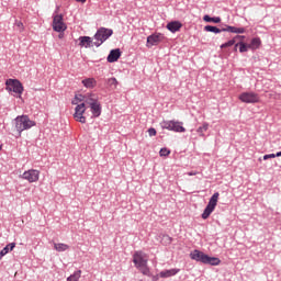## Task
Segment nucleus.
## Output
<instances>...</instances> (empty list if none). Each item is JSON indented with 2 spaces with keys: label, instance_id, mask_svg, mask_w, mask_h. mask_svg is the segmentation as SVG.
<instances>
[{
  "label": "nucleus",
  "instance_id": "nucleus-1",
  "mask_svg": "<svg viewBox=\"0 0 281 281\" xmlns=\"http://www.w3.org/2000/svg\"><path fill=\"white\" fill-rule=\"evenodd\" d=\"M71 104L76 105L74 120L80 124H86V110L90 109V113H92V117H100L102 113V106L100 105V101H98V97L94 94H76Z\"/></svg>",
  "mask_w": 281,
  "mask_h": 281
},
{
  "label": "nucleus",
  "instance_id": "nucleus-2",
  "mask_svg": "<svg viewBox=\"0 0 281 281\" xmlns=\"http://www.w3.org/2000/svg\"><path fill=\"white\" fill-rule=\"evenodd\" d=\"M134 265L143 276L150 277V269L148 268V256H146L143 251L134 252Z\"/></svg>",
  "mask_w": 281,
  "mask_h": 281
},
{
  "label": "nucleus",
  "instance_id": "nucleus-3",
  "mask_svg": "<svg viewBox=\"0 0 281 281\" xmlns=\"http://www.w3.org/2000/svg\"><path fill=\"white\" fill-rule=\"evenodd\" d=\"M189 257L195 262H201L203 265H210L213 267L220 266V259L217 257H210L200 250L191 251V254H189Z\"/></svg>",
  "mask_w": 281,
  "mask_h": 281
},
{
  "label": "nucleus",
  "instance_id": "nucleus-4",
  "mask_svg": "<svg viewBox=\"0 0 281 281\" xmlns=\"http://www.w3.org/2000/svg\"><path fill=\"white\" fill-rule=\"evenodd\" d=\"M15 131L18 133H23L24 131H29L33 126H35V121H30V117L27 115H20L15 117Z\"/></svg>",
  "mask_w": 281,
  "mask_h": 281
},
{
  "label": "nucleus",
  "instance_id": "nucleus-5",
  "mask_svg": "<svg viewBox=\"0 0 281 281\" xmlns=\"http://www.w3.org/2000/svg\"><path fill=\"white\" fill-rule=\"evenodd\" d=\"M235 47H239V53L244 54L251 50H256L261 47V38L254 37L249 44L239 41Z\"/></svg>",
  "mask_w": 281,
  "mask_h": 281
},
{
  "label": "nucleus",
  "instance_id": "nucleus-6",
  "mask_svg": "<svg viewBox=\"0 0 281 281\" xmlns=\"http://www.w3.org/2000/svg\"><path fill=\"white\" fill-rule=\"evenodd\" d=\"M113 31L111 29H99L97 33H94V47H100L102 43H104L109 37H111Z\"/></svg>",
  "mask_w": 281,
  "mask_h": 281
},
{
  "label": "nucleus",
  "instance_id": "nucleus-7",
  "mask_svg": "<svg viewBox=\"0 0 281 281\" xmlns=\"http://www.w3.org/2000/svg\"><path fill=\"white\" fill-rule=\"evenodd\" d=\"M5 91L13 92L20 95H23V83H20L18 79H5Z\"/></svg>",
  "mask_w": 281,
  "mask_h": 281
},
{
  "label": "nucleus",
  "instance_id": "nucleus-8",
  "mask_svg": "<svg viewBox=\"0 0 281 281\" xmlns=\"http://www.w3.org/2000/svg\"><path fill=\"white\" fill-rule=\"evenodd\" d=\"M160 127L165 131H171L175 133H184L187 128H183L182 123L179 121H162Z\"/></svg>",
  "mask_w": 281,
  "mask_h": 281
},
{
  "label": "nucleus",
  "instance_id": "nucleus-9",
  "mask_svg": "<svg viewBox=\"0 0 281 281\" xmlns=\"http://www.w3.org/2000/svg\"><path fill=\"white\" fill-rule=\"evenodd\" d=\"M220 198V193L215 192L211 196V200L209 201V205L205 206L203 210V214H201V218L207 220V217L211 216L213 211H215V206H217V199Z\"/></svg>",
  "mask_w": 281,
  "mask_h": 281
},
{
  "label": "nucleus",
  "instance_id": "nucleus-10",
  "mask_svg": "<svg viewBox=\"0 0 281 281\" xmlns=\"http://www.w3.org/2000/svg\"><path fill=\"white\" fill-rule=\"evenodd\" d=\"M52 30L58 33L66 31V23H64V16L61 14L54 15L52 21Z\"/></svg>",
  "mask_w": 281,
  "mask_h": 281
},
{
  "label": "nucleus",
  "instance_id": "nucleus-11",
  "mask_svg": "<svg viewBox=\"0 0 281 281\" xmlns=\"http://www.w3.org/2000/svg\"><path fill=\"white\" fill-rule=\"evenodd\" d=\"M20 179H23L30 183H35L40 180V171L35 169H30L23 172V175H20Z\"/></svg>",
  "mask_w": 281,
  "mask_h": 281
},
{
  "label": "nucleus",
  "instance_id": "nucleus-12",
  "mask_svg": "<svg viewBox=\"0 0 281 281\" xmlns=\"http://www.w3.org/2000/svg\"><path fill=\"white\" fill-rule=\"evenodd\" d=\"M239 101L241 103L254 104L258 103V94L254 92H245L239 94Z\"/></svg>",
  "mask_w": 281,
  "mask_h": 281
},
{
  "label": "nucleus",
  "instance_id": "nucleus-13",
  "mask_svg": "<svg viewBox=\"0 0 281 281\" xmlns=\"http://www.w3.org/2000/svg\"><path fill=\"white\" fill-rule=\"evenodd\" d=\"M165 40V35L162 34H153L150 36H148L147 38V46L148 48L153 47V46H157L160 45V43H162V41Z\"/></svg>",
  "mask_w": 281,
  "mask_h": 281
},
{
  "label": "nucleus",
  "instance_id": "nucleus-14",
  "mask_svg": "<svg viewBox=\"0 0 281 281\" xmlns=\"http://www.w3.org/2000/svg\"><path fill=\"white\" fill-rule=\"evenodd\" d=\"M91 45L94 46V42L89 36H80L78 37V46L80 48H90Z\"/></svg>",
  "mask_w": 281,
  "mask_h": 281
},
{
  "label": "nucleus",
  "instance_id": "nucleus-15",
  "mask_svg": "<svg viewBox=\"0 0 281 281\" xmlns=\"http://www.w3.org/2000/svg\"><path fill=\"white\" fill-rule=\"evenodd\" d=\"M120 57H122V50H119V48L112 49L110 50V55L106 56V63H116Z\"/></svg>",
  "mask_w": 281,
  "mask_h": 281
},
{
  "label": "nucleus",
  "instance_id": "nucleus-16",
  "mask_svg": "<svg viewBox=\"0 0 281 281\" xmlns=\"http://www.w3.org/2000/svg\"><path fill=\"white\" fill-rule=\"evenodd\" d=\"M177 273H179V269L178 268H172V269H169V270L160 271L158 277L162 278V279H167V278H172V277L177 276Z\"/></svg>",
  "mask_w": 281,
  "mask_h": 281
},
{
  "label": "nucleus",
  "instance_id": "nucleus-17",
  "mask_svg": "<svg viewBox=\"0 0 281 281\" xmlns=\"http://www.w3.org/2000/svg\"><path fill=\"white\" fill-rule=\"evenodd\" d=\"M167 31L171 32V33H177L179 32V30H181V22L179 21H172L167 23L166 26Z\"/></svg>",
  "mask_w": 281,
  "mask_h": 281
},
{
  "label": "nucleus",
  "instance_id": "nucleus-18",
  "mask_svg": "<svg viewBox=\"0 0 281 281\" xmlns=\"http://www.w3.org/2000/svg\"><path fill=\"white\" fill-rule=\"evenodd\" d=\"M80 83L83 85L86 89H93L98 86V80H94V78H86L81 80Z\"/></svg>",
  "mask_w": 281,
  "mask_h": 281
},
{
  "label": "nucleus",
  "instance_id": "nucleus-19",
  "mask_svg": "<svg viewBox=\"0 0 281 281\" xmlns=\"http://www.w3.org/2000/svg\"><path fill=\"white\" fill-rule=\"evenodd\" d=\"M223 32H228V33H234V34H244L245 29L244 27L227 26L226 29H223Z\"/></svg>",
  "mask_w": 281,
  "mask_h": 281
},
{
  "label": "nucleus",
  "instance_id": "nucleus-20",
  "mask_svg": "<svg viewBox=\"0 0 281 281\" xmlns=\"http://www.w3.org/2000/svg\"><path fill=\"white\" fill-rule=\"evenodd\" d=\"M68 249H69V246L67 244H64V243L54 244V250H56V252H64Z\"/></svg>",
  "mask_w": 281,
  "mask_h": 281
},
{
  "label": "nucleus",
  "instance_id": "nucleus-21",
  "mask_svg": "<svg viewBox=\"0 0 281 281\" xmlns=\"http://www.w3.org/2000/svg\"><path fill=\"white\" fill-rule=\"evenodd\" d=\"M203 31L215 33V34H220V32H224L223 30H220V29H217L216 26H213V25H205L203 27Z\"/></svg>",
  "mask_w": 281,
  "mask_h": 281
},
{
  "label": "nucleus",
  "instance_id": "nucleus-22",
  "mask_svg": "<svg viewBox=\"0 0 281 281\" xmlns=\"http://www.w3.org/2000/svg\"><path fill=\"white\" fill-rule=\"evenodd\" d=\"M106 87L110 89H116V85H119V82L116 81V78H110L105 80Z\"/></svg>",
  "mask_w": 281,
  "mask_h": 281
},
{
  "label": "nucleus",
  "instance_id": "nucleus-23",
  "mask_svg": "<svg viewBox=\"0 0 281 281\" xmlns=\"http://www.w3.org/2000/svg\"><path fill=\"white\" fill-rule=\"evenodd\" d=\"M203 21L205 23H215L218 24L220 23V18H211L209 15H203Z\"/></svg>",
  "mask_w": 281,
  "mask_h": 281
},
{
  "label": "nucleus",
  "instance_id": "nucleus-24",
  "mask_svg": "<svg viewBox=\"0 0 281 281\" xmlns=\"http://www.w3.org/2000/svg\"><path fill=\"white\" fill-rule=\"evenodd\" d=\"M236 45H237V41L229 40V41H227V43L220 45V49H225V48L236 46Z\"/></svg>",
  "mask_w": 281,
  "mask_h": 281
},
{
  "label": "nucleus",
  "instance_id": "nucleus-25",
  "mask_svg": "<svg viewBox=\"0 0 281 281\" xmlns=\"http://www.w3.org/2000/svg\"><path fill=\"white\" fill-rule=\"evenodd\" d=\"M80 279V270L74 272L70 277L66 279V281H78Z\"/></svg>",
  "mask_w": 281,
  "mask_h": 281
},
{
  "label": "nucleus",
  "instance_id": "nucleus-26",
  "mask_svg": "<svg viewBox=\"0 0 281 281\" xmlns=\"http://www.w3.org/2000/svg\"><path fill=\"white\" fill-rule=\"evenodd\" d=\"M207 131V123H203L201 127L195 130V133H199V136L203 137V133Z\"/></svg>",
  "mask_w": 281,
  "mask_h": 281
},
{
  "label": "nucleus",
  "instance_id": "nucleus-27",
  "mask_svg": "<svg viewBox=\"0 0 281 281\" xmlns=\"http://www.w3.org/2000/svg\"><path fill=\"white\" fill-rule=\"evenodd\" d=\"M278 157H281V150L278 151L277 154L263 155V160L276 159V158H278Z\"/></svg>",
  "mask_w": 281,
  "mask_h": 281
},
{
  "label": "nucleus",
  "instance_id": "nucleus-28",
  "mask_svg": "<svg viewBox=\"0 0 281 281\" xmlns=\"http://www.w3.org/2000/svg\"><path fill=\"white\" fill-rule=\"evenodd\" d=\"M169 244H172V237H169L168 235L162 236V245Z\"/></svg>",
  "mask_w": 281,
  "mask_h": 281
},
{
  "label": "nucleus",
  "instance_id": "nucleus-29",
  "mask_svg": "<svg viewBox=\"0 0 281 281\" xmlns=\"http://www.w3.org/2000/svg\"><path fill=\"white\" fill-rule=\"evenodd\" d=\"M169 154H170L169 149H167V148L160 149V157H167V156H169Z\"/></svg>",
  "mask_w": 281,
  "mask_h": 281
},
{
  "label": "nucleus",
  "instance_id": "nucleus-30",
  "mask_svg": "<svg viewBox=\"0 0 281 281\" xmlns=\"http://www.w3.org/2000/svg\"><path fill=\"white\" fill-rule=\"evenodd\" d=\"M15 27L20 30V32H23L25 27L23 26V22L15 21Z\"/></svg>",
  "mask_w": 281,
  "mask_h": 281
},
{
  "label": "nucleus",
  "instance_id": "nucleus-31",
  "mask_svg": "<svg viewBox=\"0 0 281 281\" xmlns=\"http://www.w3.org/2000/svg\"><path fill=\"white\" fill-rule=\"evenodd\" d=\"M10 251H13V249H9L8 247H3V249H1V251H0V255L5 256Z\"/></svg>",
  "mask_w": 281,
  "mask_h": 281
},
{
  "label": "nucleus",
  "instance_id": "nucleus-32",
  "mask_svg": "<svg viewBox=\"0 0 281 281\" xmlns=\"http://www.w3.org/2000/svg\"><path fill=\"white\" fill-rule=\"evenodd\" d=\"M157 134V132L155 131V128L150 127L148 128V136L153 137Z\"/></svg>",
  "mask_w": 281,
  "mask_h": 281
},
{
  "label": "nucleus",
  "instance_id": "nucleus-33",
  "mask_svg": "<svg viewBox=\"0 0 281 281\" xmlns=\"http://www.w3.org/2000/svg\"><path fill=\"white\" fill-rule=\"evenodd\" d=\"M232 41H235V42H237V41H244V35H237V36H235V37H233L232 38Z\"/></svg>",
  "mask_w": 281,
  "mask_h": 281
},
{
  "label": "nucleus",
  "instance_id": "nucleus-34",
  "mask_svg": "<svg viewBox=\"0 0 281 281\" xmlns=\"http://www.w3.org/2000/svg\"><path fill=\"white\" fill-rule=\"evenodd\" d=\"M4 248H9V249L13 250L15 248V243H11L9 245H5Z\"/></svg>",
  "mask_w": 281,
  "mask_h": 281
},
{
  "label": "nucleus",
  "instance_id": "nucleus-35",
  "mask_svg": "<svg viewBox=\"0 0 281 281\" xmlns=\"http://www.w3.org/2000/svg\"><path fill=\"white\" fill-rule=\"evenodd\" d=\"M187 175H188L189 177H193V176L196 175V172H195V171H190V172H188Z\"/></svg>",
  "mask_w": 281,
  "mask_h": 281
},
{
  "label": "nucleus",
  "instance_id": "nucleus-36",
  "mask_svg": "<svg viewBox=\"0 0 281 281\" xmlns=\"http://www.w3.org/2000/svg\"><path fill=\"white\" fill-rule=\"evenodd\" d=\"M87 0H76L78 3H86Z\"/></svg>",
  "mask_w": 281,
  "mask_h": 281
},
{
  "label": "nucleus",
  "instance_id": "nucleus-37",
  "mask_svg": "<svg viewBox=\"0 0 281 281\" xmlns=\"http://www.w3.org/2000/svg\"><path fill=\"white\" fill-rule=\"evenodd\" d=\"M61 38H64V32H59V40H61Z\"/></svg>",
  "mask_w": 281,
  "mask_h": 281
},
{
  "label": "nucleus",
  "instance_id": "nucleus-38",
  "mask_svg": "<svg viewBox=\"0 0 281 281\" xmlns=\"http://www.w3.org/2000/svg\"><path fill=\"white\" fill-rule=\"evenodd\" d=\"M237 48H239V46H235V48H233V50L237 52Z\"/></svg>",
  "mask_w": 281,
  "mask_h": 281
},
{
  "label": "nucleus",
  "instance_id": "nucleus-39",
  "mask_svg": "<svg viewBox=\"0 0 281 281\" xmlns=\"http://www.w3.org/2000/svg\"><path fill=\"white\" fill-rule=\"evenodd\" d=\"M3 256H5V255H0V259H2V258H3Z\"/></svg>",
  "mask_w": 281,
  "mask_h": 281
}]
</instances>
